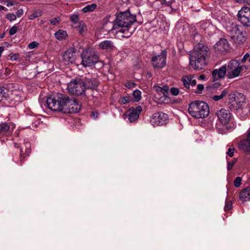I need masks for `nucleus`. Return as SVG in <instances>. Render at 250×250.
Wrapping results in <instances>:
<instances>
[{
	"mask_svg": "<svg viewBox=\"0 0 250 250\" xmlns=\"http://www.w3.org/2000/svg\"><path fill=\"white\" fill-rule=\"evenodd\" d=\"M239 198L243 202L250 200V187H246L240 192Z\"/></svg>",
	"mask_w": 250,
	"mask_h": 250,
	"instance_id": "obj_25",
	"label": "nucleus"
},
{
	"mask_svg": "<svg viewBox=\"0 0 250 250\" xmlns=\"http://www.w3.org/2000/svg\"><path fill=\"white\" fill-rule=\"evenodd\" d=\"M1 10H4L5 11H7V9L4 7L3 6H1Z\"/></svg>",
	"mask_w": 250,
	"mask_h": 250,
	"instance_id": "obj_57",
	"label": "nucleus"
},
{
	"mask_svg": "<svg viewBox=\"0 0 250 250\" xmlns=\"http://www.w3.org/2000/svg\"><path fill=\"white\" fill-rule=\"evenodd\" d=\"M63 101L64 113H77L80 111L81 106L75 100L70 99L67 96L64 95Z\"/></svg>",
	"mask_w": 250,
	"mask_h": 250,
	"instance_id": "obj_9",
	"label": "nucleus"
},
{
	"mask_svg": "<svg viewBox=\"0 0 250 250\" xmlns=\"http://www.w3.org/2000/svg\"><path fill=\"white\" fill-rule=\"evenodd\" d=\"M235 149L234 148H229L227 152V155L230 157H232L234 155Z\"/></svg>",
	"mask_w": 250,
	"mask_h": 250,
	"instance_id": "obj_45",
	"label": "nucleus"
},
{
	"mask_svg": "<svg viewBox=\"0 0 250 250\" xmlns=\"http://www.w3.org/2000/svg\"><path fill=\"white\" fill-rule=\"evenodd\" d=\"M189 114L195 118H204L209 113V106L204 102L196 101L190 103L188 106Z\"/></svg>",
	"mask_w": 250,
	"mask_h": 250,
	"instance_id": "obj_4",
	"label": "nucleus"
},
{
	"mask_svg": "<svg viewBox=\"0 0 250 250\" xmlns=\"http://www.w3.org/2000/svg\"><path fill=\"white\" fill-rule=\"evenodd\" d=\"M7 42H4L3 43H2V46H1V50H0V51H1V53L2 52V51L4 49V47L6 46H7Z\"/></svg>",
	"mask_w": 250,
	"mask_h": 250,
	"instance_id": "obj_53",
	"label": "nucleus"
},
{
	"mask_svg": "<svg viewBox=\"0 0 250 250\" xmlns=\"http://www.w3.org/2000/svg\"><path fill=\"white\" fill-rule=\"evenodd\" d=\"M242 28L241 26L236 24L231 25L227 27V31L229 33L231 38L238 43L245 41Z\"/></svg>",
	"mask_w": 250,
	"mask_h": 250,
	"instance_id": "obj_11",
	"label": "nucleus"
},
{
	"mask_svg": "<svg viewBox=\"0 0 250 250\" xmlns=\"http://www.w3.org/2000/svg\"><path fill=\"white\" fill-rule=\"evenodd\" d=\"M42 15V12L40 10H36L33 11V13L29 16V20H33L39 17H41Z\"/></svg>",
	"mask_w": 250,
	"mask_h": 250,
	"instance_id": "obj_31",
	"label": "nucleus"
},
{
	"mask_svg": "<svg viewBox=\"0 0 250 250\" xmlns=\"http://www.w3.org/2000/svg\"><path fill=\"white\" fill-rule=\"evenodd\" d=\"M232 208V202L231 200H226L224 210L227 212L230 210Z\"/></svg>",
	"mask_w": 250,
	"mask_h": 250,
	"instance_id": "obj_35",
	"label": "nucleus"
},
{
	"mask_svg": "<svg viewBox=\"0 0 250 250\" xmlns=\"http://www.w3.org/2000/svg\"><path fill=\"white\" fill-rule=\"evenodd\" d=\"M67 89L69 92L72 94L82 95L85 90L84 81L81 79L71 80L67 84Z\"/></svg>",
	"mask_w": 250,
	"mask_h": 250,
	"instance_id": "obj_6",
	"label": "nucleus"
},
{
	"mask_svg": "<svg viewBox=\"0 0 250 250\" xmlns=\"http://www.w3.org/2000/svg\"><path fill=\"white\" fill-rule=\"evenodd\" d=\"M238 95L240 97V100L238 96H235L234 94L229 95V100L231 102V105L236 108L238 113L244 114V116L247 115L250 112V108L244 102L245 97L243 95Z\"/></svg>",
	"mask_w": 250,
	"mask_h": 250,
	"instance_id": "obj_5",
	"label": "nucleus"
},
{
	"mask_svg": "<svg viewBox=\"0 0 250 250\" xmlns=\"http://www.w3.org/2000/svg\"><path fill=\"white\" fill-rule=\"evenodd\" d=\"M63 101L64 113H77L80 111L81 106L75 100L70 99L67 96L64 95Z\"/></svg>",
	"mask_w": 250,
	"mask_h": 250,
	"instance_id": "obj_10",
	"label": "nucleus"
},
{
	"mask_svg": "<svg viewBox=\"0 0 250 250\" xmlns=\"http://www.w3.org/2000/svg\"><path fill=\"white\" fill-rule=\"evenodd\" d=\"M41 22L42 23H44V21L42 20Z\"/></svg>",
	"mask_w": 250,
	"mask_h": 250,
	"instance_id": "obj_58",
	"label": "nucleus"
},
{
	"mask_svg": "<svg viewBox=\"0 0 250 250\" xmlns=\"http://www.w3.org/2000/svg\"><path fill=\"white\" fill-rule=\"evenodd\" d=\"M6 18L10 21H13L16 19V16L13 13H8L6 15Z\"/></svg>",
	"mask_w": 250,
	"mask_h": 250,
	"instance_id": "obj_41",
	"label": "nucleus"
},
{
	"mask_svg": "<svg viewBox=\"0 0 250 250\" xmlns=\"http://www.w3.org/2000/svg\"><path fill=\"white\" fill-rule=\"evenodd\" d=\"M66 35V32L62 30H59L55 33V37L59 40L64 39Z\"/></svg>",
	"mask_w": 250,
	"mask_h": 250,
	"instance_id": "obj_29",
	"label": "nucleus"
},
{
	"mask_svg": "<svg viewBox=\"0 0 250 250\" xmlns=\"http://www.w3.org/2000/svg\"><path fill=\"white\" fill-rule=\"evenodd\" d=\"M38 42H32L28 44V47L29 49H32L38 47Z\"/></svg>",
	"mask_w": 250,
	"mask_h": 250,
	"instance_id": "obj_43",
	"label": "nucleus"
},
{
	"mask_svg": "<svg viewBox=\"0 0 250 250\" xmlns=\"http://www.w3.org/2000/svg\"><path fill=\"white\" fill-rule=\"evenodd\" d=\"M153 88L157 92H161L163 95H167L168 93L169 87L167 85H164L163 87L154 85Z\"/></svg>",
	"mask_w": 250,
	"mask_h": 250,
	"instance_id": "obj_26",
	"label": "nucleus"
},
{
	"mask_svg": "<svg viewBox=\"0 0 250 250\" xmlns=\"http://www.w3.org/2000/svg\"><path fill=\"white\" fill-rule=\"evenodd\" d=\"M84 83L85 89L87 88L93 90L97 88L99 84V82L94 78H85Z\"/></svg>",
	"mask_w": 250,
	"mask_h": 250,
	"instance_id": "obj_23",
	"label": "nucleus"
},
{
	"mask_svg": "<svg viewBox=\"0 0 250 250\" xmlns=\"http://www.w3.org/2000/svg\"><path fill=\"white\" fill-rule=\"evenodd\" d=\"M244 68L246 69V66L241 65L239 61L232 60L227 64L213 70L211 73V79L213 82H215L224 78L226 75L228 79H233L241 76Z\"/></svg>",
	"mask_w": 250,
	"mask_h": 250,
	"instance_id": "obj_1",
	"label": "nucleus"
},
{
	"mask_svg": "<svg viewBox=\"0 0 250 250\" xmlns=\"http://www.w3.org/2000/svg\"><path fill=\"white\" fill-rule=\"evenodd\" d=\"M131 98L129 96L122 97L119 100V102L121 104H125L131 101Z\"/></svg>",
	"mask_w": 250,
	"mask_h": 250,
	"instance_id": "obj_36",
	"label": "nucleus"
},
{
	"mask_svg": "<svg viewBox=\"0 0 250 250\" xmlns=\"http://www.w3.org/2000/svg\"><path fill=\"white\" fill-rule=\"evenodd\" d=\"M82 64L84 67L91 66L99 62V57L95 52L84 51L81 54Z\"/></svg>",
	"mask_w": 250,
	"mask_h": 250,
	"instance_id": "obj_7",
	"label": "nucleus"
},
{
	"mask_svg": "<svg viewBox=\"0 0 250 250\" xmlns=\"http://www.w3.org/2000/svg\"><path fill=\"white\" fill-rule=\"evenodd\" d=\"M64 95L60 94L56 98L49 97L46 100L47 106L53 111H60L63 113V98Z\"/></svg>",
	"mask_w": 250,
	"mask_h": 250,
	"instance_id": "obj_8",
	"label": "nucleus"
},
{
	"mask_svg": "<svg viewBox=\"0 0 250 250\" xmlns=\"http://www.w3.org/2000/svg\"><path fill=\"white\" fill-rule=\"evenodd\" d=\"M175 0H161V3L163 5L167 6H170L171 4L174 2Z\"/></svg>",
	"mask_w": 250,
	"mask_h": 250,
	"instance_id": "obj_37",
	"label": "nucleus"
},
{
	"mask_svg": "<svg viewBox=\"0 0 250 250\" xmlns=\"http://www.w3.org/2000/svg\"><path fill=\"white\" fill-rule=\"evenodd\" d=\"M208 47L201 43L198 44L190 54V64L194 69L201 70L207 64Z\"/></svg>",
	"mask_w": 250,
	"mask_h": 250,
	"instance_id": "obj_3",
	"label": "nucleus"
},
{
	"mask_svg": "<svg viewBox=\"0 0 250 250\" xmlns=\"http://www.w3.org/2000/svg\"><path fill=\"white\" fill-rule=\"evenodd\" d=\"M168 119V116L167 114L159 112L154 113L150 120L151 124L154 126H161L166 124Z\"/></svg>",
	"mask_w": 250,
	"mask_h": 250,
	"instance_id": "obj_14",
	"label": "nucleus"
},
{
	"mask_svg": "<svg viewBox=\"0 0 250 250\" xmlns=\"http://www.w3.org/2000/svg\"><path fill=\"white\" fill-rule=\"evenodd\" d=\"M23 14V10L22 9H20L18 10V11L16 12V17L20 18L21 17Z\"/></svg>",
	"mask_w": 250,
	"mask_h": 250,
	"instance_id": "obj_47",
	"label": "nucleus"
},
{
	"mask_svg": "<svg viewBox=\"0 0 250 250\" xmlns=\"http://www.w3.org/2000/svg\"><path fill=\"white\" fill-rule=\"evenodd\" d=\"M220 85V83L219 82L215 83L213 84L212 86L214 88H217Z\"/></svg>",
	"mask_w": 250,
	"mask_h": 250,
	"instance_id": "obj_52",
	"label": "nucleus"
},
{
	"mask_svg": "<svg viewBox=\"0 0 250 250\" xmlns=\"http://www.w3.org/2000/svg\"><path fill=\"white\" fill-rule=\"evenodd\" d=\"M133 95L135 98V100L138 102L141 98V92L139 90H135L133 92Z\"/></svg>",
	"mask_w": 250,
	"mask_h": 250,
	"instance_id": "obj_34",
	"label": "nucleus"
},
{
	"mask_svg": "<svg viewBox=\"0 0 250 250\" xmlns=\"http://www.w3.org/2000/svg\"><path fill=\"white\" fill-rule=\"evenodd\" d=\"M240 22L246 26H250V8L243 7L238 13Z\"/></svg>",
	"mask_w": 250,
	"mask_h": 250,
	"instance_id": "obj_15",
	"label": "nucleus"
},
{
	"mask_svg": "<svg viewBox=\"0 0 250 250\" xmlns=\"http://www.w3.org/2000/svg\"><path fill=\"white\" fill-rule=\"evenodd\" d=\"M215 116L217 117L218 121L224 125L229 124L232 118L229 110L225 108L217 110L215 112Z\"/></svg>",
	"mask_w": 250,
	"mask_h": 250,
	"instance_id": "obj_13",
	"label": "nucleus"
},
{
	"mask_svg": "<svg viewBox=\"0 0 250 250\" xmlns=\"http://www.w3.org/2000/svg\"><path fill=\"white\" fill-rule=\"evenodd\" d=\"M239 148L247 154L250 153V130L247 134V138L245 140L241 141L238 145Z\"/></svg>",
	"mask_w": 250,
	"mask_h": 250,
	"instance_id": "obj_20",
	"label": "nucleus"
},
{
	"mask_svg": "<svg viewBox=\"0 0 250 250\" xmlns=\"http://www.w3.org/2000/svg\"><path fill=\"white\" fill-rule=\"evenodd\" d=\"M97 7V5L95 3H92L91 4L87 5L84 7L82 9V11L83 13H87L93 11Z\"/></svg>",
	"mask_w": 250,
	"mask_h": 250,
	"instance_id": "obj_27",
	"label": "nucleus"
},
{
	"mask_svg": "<svg viewBox=\"0 0 250 250\" xmlns=\"http://www.w3.org/2000/svg\"><path fill=\"white\" fill-rule=\"evenodd\" d=\"M3 37V36H1V38H2Z\"/></svg>",
	"mask_w": 250,
	"mask_h": 250,
	"instance_id": "obj_59",
	"label": "nucleus"
},
{
	"mask_svg": "<svg viewBox=\"0 0 250 250\" xmlns=\"http://www.w3.org/2000/svg\"><path fill=\"white\" fill-rule=\"evenodd\" d=\"M3 5H6L7 7H10L14 5L16 3L13 0H2L1 1Z\"/></svg>",
	"mask_w": 250,
	"mask_h": 250,
	"instance_id": "obj_39",
	"label": "nucleus"
},
{
	"mask_svg": "<svg viewBox=\"0 0 250 250\" xmlns=\"http://www.w3.org/2000/svg\"><path fill=\"white\" fill-rule=\"evenodd\" d=\"M228 93V92L226 90H223V91H222L220 95L213 96L212 99L214 101H218L221 99H222L224 97H225L227 95Z\"/></svg>",
	"mask_w": 250,
	"mask_h": 250,
	"instance_id": "obj_30",
	"label": "nucleus"
},
{
	"mask_svg": "<svg viewBox=\"0 0 250 250\" xmlns=\"http://www.w3.org/2000/svg\"><path fill=\"white\" fill-rule=\"evenodd\" d=\"M170 102V98L167 96V95H163L160 99L159 103L160 104H168Z\"/></svg>",
	"mask_w": 250,
	"mask_h": 250,
	"instance_id": "obj_33",
	"label": "nucleus"
},
{
	"mask_svg": "<svg viewBox=\"0 0 250 250\" xmlns=\"http://www.w3.org/2000/svg\"><path fill=\"white\" fill-rule=\"evenodd\" d=\"M99 46L100 49L108 51L113 50L114 47L113 42L109 40H105L101 42Z\"/></svg>",
	"mask_w": 250,
	"mask_h": 250,
	"instance_id": "obj_24",
	"label": "nucleus"
},
{
	"mask_svg": "<svg viewBox=\"0 0 250 250\" xmlns=\"http://www.w3.org/2000/svg\"><path fill=\"white\" fill-rule=\"evenodd\" d=\"M198 79L201 80H204L205 79V76L204 75H201L199 76Z\"/></svg>",
	"mask_w": 250,
	"mask_h": 250,
	"instance_id": "obj_54",
	"label": "nucleus"
},
{
	"mask_svg": "<svg viewBox=\"0 0 250 250\" xmlns=\"http://www.w3.org/2000/svg\"><path fill=\"white\" fill-rule=\"evenodd\" d=\"M60 19L59 18H54L50 20V22L53 25H56L59 24Z\"/></svg>",
	"mask_w": 250,
	"mask_h": 250,
	"instance_id": "obj_40",
	"label": "nucleus"
},
{
	"mask_svg": "<svg viewBox=\"0 0 250 250\" xmlns=\"http://www.w3.org/2000/svg\"><path fill=\"white\" fill-rule=\"evenodd\" d=\"M214 47L217 50L223 52L229 49V44L226 39L222 38L216 43Z\"/></svg>",
	"mask_w": 250,
	"mask_h": 250,
	"instance_id": "obj_21",
	"label": "nucleus"
},
{
	"mask_svg": "<svg viewBox=\"0 0 250 250\" xmlns=\"http://www.w3.org/2000/svg\"><path fill=\"white\" fill-rule=\"evenodd\" d=\"M31 152V149L30 148H27L26 150V154H27V155H29V153H30Z\"/></svg>",
	"mask_w": 250,
	"mask_h": 250,
	"instance_id": "obj_56",
	"label": "nucleus"
},
{
	"mask_svg": "<svg viewBox=\"0 0 250 250\" xmlns=\"http://www.w3.org/2000/svg\"><path fill=\"white\" fill-rule=\"evenodd\" d=\"M11 90L7 85L1 86V103H3L2 105L5 106L9 105L10 101L11 100Z\"/></svg>",
	"mask_w": 250,
	"mask_h": 250,
	"instance_id": "obj_17",
	"label": "nucleus"
},
{
	"mask_svg": "<svg viewBox=\"0 0 250 250\" xmlns=\"http://www.w3.org/2000/svg\"><path fill=\"white\" fill-rule=\"evenodd\" d=\"M21 152H22V150H21V155H20V158H21L20 163H21V164L23 163V159L22 156V155L21 154Z\"/></svg>",
	"mask_w": 250,
	"mask_h": 250,
	"instance_id": "obj_55",
	"label": "nucleus"
},
{
	"mask_svg": "<svg viewBox=\"0 0 250 250\" xmlns=\"http://www.w3.org/2000/svg\"><path fill=\"white\" fill-rule=\"evenodd\" d=\"M19 57V55L18 54H15L10 56V60L12 61L17 60Z\"/></svg>",
	"mask_w": 250,
	"mask_h": 250,
	"instance_id": "obj_50",
	"label": "nucleus"
},
{
	"mask_svg": "<svg viewBox=\"0 0 250 250\" xmlns=\"http://www.w3.org/2000/svg\"><path fill=\"white\" fill-rule=\"evenodd\" d=\"M235 163V161L228 162L227 169L228 170H230L232 168Z\"/></svg>",
	"mask_w": 250,
	"mask_h": 250,
	"instance_id": "obj_49",
	"label": "nucleus"
},
{
	"mask_svg": "<svg viewBox=\"0 0 250 250\" xmlns=\"http://www.w3.org/2000/svg\"><path fill=\"white\" fill-rule=\"evenodd\" d=\"M136 21V15L131 14L128 10L120 12L116 15L113 28H118L117 27L120 28L118 32L124 34L122 36L123 37L128 38L132 34L134 30V28L131 29V26Z\"/></svg>",
	"mask_w": 250,
	"mask_h": 250,
	"instance_id": "obj_2",
	"label": "nucleus"
},
{
	"mask_svg": "<svg viewBox=\"0 0 250 250\" xmlns=\"http://www.w3.org/2000/svg\"><path fill=\"white\" fill-rule=\"evenodd\" d=\"M18 27L16 25L12 26L9 30V34L10 35H14L17 31Z\"/></svg>",
	"mask_w": 250,
	"mask_h": 250,
	"instance_id": "obj_44",
	"label": "nucleus"
},
{
	"mask_svg": "<svg viewBox=\"0 0 250 250\" xmlns=\"http://www.w3.org/2000/svg\"><path fill=\"white\" fill-rule=\"evenodd\" d=\"M170 91L171 93L174 96H177L179 94V90L177 88L171 87Z\"/></svg>",
	"mask_w": 250,
	"mask_h": 250,
	"instance_id": "obj_42",
	"label": "nucleus"
},
{
	"mask_svg": "<svg viewBox=\"0 0 250 250\" xmlns=\"http://www.w3.org/2000/svg\"><path fill=\"white\" fill-rule=\"evenodd\" d=\"M167 53L165 50H163L161 54L153 56L151 59L152 66L154 68H162L166 65Z\"/></svg>",
	"mask_w": 250,
	"mask_h": 250,
	"instance_id": "obj_12",
	"label": "nucleus"
},
{
	"mask_svg": "<svg viewBox=\"0 0 250 250\" xmlns=\"http://www.w3.org/2000/svg\"><path fill=\"white\" fill-rule=\"evenodd\" d=\"M142 108L140 105L138 106L136 108L130 107L124 115L125 116H127L130 122H134L136 121L139 117Z\"/></svg>",
	"mask_w": 250,
	"mask_h": 250,
	"instance_id": "obj_16",
	"label": "nucleus"
},
{
	"mask_svg": "<svg viewBox=\"0 0 250 250\" xmlns=\"http://www.w3.org/2000/svg\"><path fill=\"white\" fill-rule=\"evenodd\" d=\"M250 54L249 53H246L244 56V57H243V58L241 60V62L243 63H245L246 61V60L249 58L250 59Z\"/></svg>",
	"mask_w": 250,
	"mask_h": 250,
	"instance_id": "obj_48",
	"label": "nucleus"
},
{
	"mask_svg": "<svg viewBox=\"0 0 250 250\" xmlns=\"http://www.w3.org/2000/svg\"><path fill=\"white\" fill-rule=\"evenodd\" d=\"M76 27L79 28V32L82 35H83L86 30V25L83 21L81 22L80 24L78 25H76Z\"/></svg>",
	"mask_w": 250,
	"mask_h": 250,
	"instance_id": "obj_32",
	"label": "nucleus"
},
{
	"mask_svg": "<svg viewBox=\"0 0 250 250\" xmlns=\"http://www.w3.org/2000/svg\"><path fill=\"white\" fill-rule=\"evenodd\" d=\"M91 116L93 117L94 118L96 119L98 118V113L97 112H92L91 113Z\"/></svg>",
	"mask_w": 250,
	"mask_h": 250,
	"instance_id": "obj_51",
	"label": "nucleus"
},
{
	"mask_svg": "<svg viewBox=\"0 0 250 250\" xmlns=\"http://www.w3.org/2000/svg\"><path fill=\"white\" fill-rule=\"evenodd\" d=\"M241 181L242 179L240 177H237L234 180V186L236 188L239 187L241 184Z\"/></svg>",
	"mask_w": 250,
	"mask_h": 250,
	"instance_id": "obj_38",
	"label": "nucleus"
},
{
	"mask_svg": "<svg viewBox=\"0 0 250 250\" xmlns=\"http://www.w3.org/2000/svg\"><path fill=\"white\" fill-rule=\"evenodd\" d=\"M70 21L76 25L80 24L81 22L83 21H80L79 15L77 14H72L70 17Z\"/></svg>",
	"mask_w": 250,
	"mask_h": 250,
	"instance_id": "obj_28",
	"label": "nucleus"
},
{
	"mask_svg": "<svg viewBox=\"0 0 250 250\" xmlns=\"http://www.w3.org/2000/svg\"><path fill=\"white\" fill-rule=\"evenodd\" d=\"M15 128V125L12 122L4 123L1 124V137L10 136Z\"/></svg>",
	"mask_w": 250,
	"mask_h": 250,
	"instance_id": "obj_18",
	"label": "nucleus"
},
{
	"mask_svg": "<svg viewBox=\"0 0 250 250\" xmlns=\"http://www.w3.org/2000/svg\"><path fill=\"white\" fill-rule=\"evenodd\" d=\"M182 81L184 85L187 88H189L190 86H194L196 84V81L193 79V76L190 75L183 76L182 78Z\"/></svg>",
	"mask_w": 250,
	"mask_h": 250,
	"instance_id": "obj_22",
	"label": "nucleus"
},
{
	"mask_svg": "<svg viewBox=\"0 0 250 250\" xmlns=\"http://www.w3.org/2000/svg\"><path fill=\"white\" fill-rule=\"evenodd\" d=\"M204 89V86L203 84H198L197 86V89L198 90L197 91V93H201Z\"/></svg>",
	"mask_w": 250,
	"mask_h": 250,
	"instance_id": "obj_46",
	"label": "nucleus"
},
{
	"mask_svg": "<svg viewBox=\"0 0 250 250\" xmlns=\"http://www.w3.org/2000/svg\"><path fill=\"white\" fill-rule=\"evenodd\" d=\"M63 61L66 64L75 62V55L73 49H69L65 52L63 55Z\"/></svg>",
	"mask_w": 250,
	"mask_h": 250,
	"instance_id": "obj_19",
	"label": "nucleus"
}]
</instances>
